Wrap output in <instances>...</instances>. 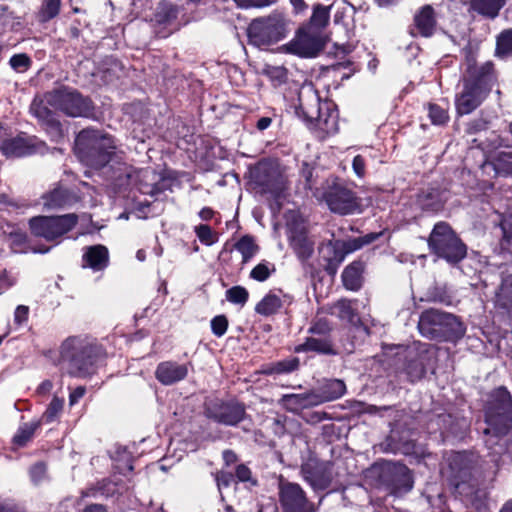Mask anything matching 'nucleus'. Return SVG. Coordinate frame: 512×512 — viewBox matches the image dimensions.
<instances>
[{
	"label": "nucleus",
	"instance_id": "nucleus-1",
	"mask_svg": "<svg viewBox=\"0 0 512 512\" xmlns=\"http://www.w3.org/2000/svg\"><path fill=\"white\" fill-rule=\"evenodd\" d=\"M464 66L463 87L455 100L456 110L460 115L469 114L479 107L491 91L495 80L491 62L479 66L474 55L469 54Z\"/></svg>",
	"mask_w": 512,
	"mask_h": 512
},
{
	"label": "nucleus",
	"instance_id": "nucleus-2",
	"mask_svg": "<svg viewBox=\"0 0 512 512\" xmlns=\"http://www.w3.org/2000/svg\"><path fill=\"white\" fill-rule=\"evenodd\" d=\"M113 139L99 130L84 129L75 139L74 152L78 159L93 169L105 167L114 157Z\"/></svg>",
	"mask_w": 512,
	"mask_h": 512
},
{
	"label": "nucleus",
	"instance_id": "nucleus-3",
	"mask_svg": "<svg viewBox=\"0 0 512 512\" xmlns=\"http://www.w3.org/2000/svg\"><path fill=\"white\" fill-rule=\"evenodd\" d=\"M103 348L88 337H71L66 340L68 371L77 376L94 373L105 359Z\"/></svg>",
	"mask_w": 512,
	"mask_h": 512
},
{
	"label": "nucleus",
	"instance_id": "nucleus-4",
	"mask_svg": "<svg viewBox=\"0 0 512 512\" xmlns=\"http://www.w3.org/2000/svg\"><path fill=\"white\" fill-rule=\"evenodd\" d=\"M30 112L45 128L52 141L59 142L61 140L60 118L64 112L63 91L55 90L43 96H36L30 105Z\"/></svg>",
	"mask_w": 512,
	"mask_h": 512
},
{
	"label": "nucleus",
	"instance_id": "nucleus-5",
	"mask_svg": "<svg viewBox=\"0 0 512 512\" xmlns=\"http://www.w3.org/2000/svg\"><path fill=\"white\" fill-rule=\"evenodd\" d=\"M288 33L289 20L280 11L252 20L247 29L249 42L260 48L281 41Z\"/></svg>",
	"mask_w": 512,
	"mask_h": 512
},
{
	"label": "nucleus",
	"instance_id": "nucleus-6",
	"mask_svg": "<svg viewBox=\"0 0 512 512\" xmlns=\"http://www.w3.org/2000/svg\"><path fill=\"white\" fill-rule=\"evenodd\" d=\"M486 435L499 437L505 435L512 427V397L504 387L495 389L486 408Z\"/></svg>",
	"mask_w": 512,
	"mask_h": 512
},
{
	"label": "nucleus",
	"instance_id": "nucleus-7",
	"mask_svg": "<svg viewBox=\"0 0 512 512\" xmlns=\"http://www.w3.org/2000/svg\"><path fill=\"white\" fill-rule=\"evenodd\" d=\"M313 104L306 105L300 97V105L296 113L303 117L311 128L318 130L323 135L334 134L338 131V112L331 102H320L317 95L313 94Z\"/></svg>",
	"mask_w": 512,
	"mask_h": 512
},
{
	"label": "nucleus",
	"instance_id": "nucleus-8",
	"mask_svg": "<svg viewBox=\"0 0 512 512\" xmlns=\"http://www.w3.org/2000/svg\"><path fill=\"white\" fill-rule=\"evenodd\" d=\"M420 333L427 338H446L463 333L458 319L449 313L430 309L423 312L418 322Z\"/></svg>",
	"mask_w": 512,
	"mask_h": 512
},
{
	"label": "nucleus",
	"instance_id": "nucleus-9",
	"mask_svg": "<svg viewBox=\"0 0 512 512\" xmlns=\"http://www.w3.org/2000/svg\"><path fill=\"white\" fill-rule=\"evenodd\" d=\"M429 247L439 257L452 263L459 262L466 255V246L450 226L443 222L434 226L429 237Z\"/></svg>",
	"mask_w": 512,
	"mask_h": 512
},
{
	"label": "nucleus",
	"instance_id": "nucleus-10",
	"mask_svg": "<svg viewBox=\"0 0 512 512\" xmlns=\"http://www.w3.org/2000/svg\"><path fill=\"white\" fill-rule=\"evenodd\" d=\"M326 37L313 27L298 30L294 38L284 45L286 52L304 58L315 57L325 46Z\"/></svg>",
	"mask_w": 512,
	"mask_h": 512
},
{
	"label": "nucleus",
	"instance_id": "nucleus-11",
	"mask_svg": "<svg viewBox=\"0 0 512 512\" xmlns=\"http://www.w3.org/2000/svg\"><path fill=\"white\" fill-rule=\"evenodd\" d=\"M322 199L332 212L341 215L353 214L359 210V203L354 193L338 182H332V184L327 182Z\"/></svg>",
	"mask_w": 512,
	"mask_h": 512
},
{
	"label": "nucleus",
	"instance_id": "nucleus-12",
	"mask_svg": "<svg viewBox=\"0 0 512 512\" xmlns=\"http://www.w3.org/2000/svg\"><path fill=\"white\" fill-rule=\"evenodd\" d=\"M253 181L262 194L278 198L285 189V179L275 164L259 163L253 173Z\"/></svg>",
	"mask_w": 512,
	"mask_h": 512
},
{
	"label": "nucleus",
	"instance_id": "nucleus-13",
	"mask_svg": "<svg viewBox=\"0 0 512 512\" xmlns=\"http://www.w3.org/2000/svg\"><path fill=\"white\" fill-rule=\"evenodd\" d=\"M279 499L284 512H314L316 509L296 483H280Z\"/></svg>",
	"mask_w": 512,
	"mask_h": 512
},
{
	"label": "nucleus",
	"instance_id": "nucleus-14",
	"mask_svg": "<svg viewBox=\"0 0 512 512\" xmlns=\"http://www.w3.org/2000/svg\"><path fill=\"white\" fill-rule=\"evenodd\" d=\"M43 146L35 137L21 133L15 137L5 138L0 144V151L7 158H19L32 155Z\"/></svg>",
	"mask_w": 512,
	"mask_h": 512
},
{
	"label": "nucleus",
	"instance_id": "nucleus-15",
	"mask_svg": "<svg viewBox=\"0 0 512 512\" xmlns=\"http://www.w3.org/2000/svg\"><path fill=\"white\" fill-rule=\"evenodd\" d=\"M448 461V468L443 469L442 473L449 478L451 484L461 494L464 490L465 482L471 476L468 456L465 453L457 452L452 454Z\"/></svg>",
	"mask_w": 512,
	"mask_h": 512
},
{
	"label": "nucleus",
	"instance_id": "nucleus-16",
	"mask_svg": "<svg viewBox=\"0 0 512 512\" xmlns=\"http://www.w3.org/2000/svg\"><path fill=\"white\" fill-rule=\"evenodd\" d=\"M30 229L35 236L52 241L64 233V220L61 216H37L29 221Z\"/></svg>",
	"mask_w": 512,
	"mask_h": 512
},
{
	"label": "nucleus",
	"instance_id": "nucleus-17",
	"mask_svg": "<svg viewBox=\"0 0 512 512\" xmlns=\"http://www.w3.org/2000/svg\"><path fill=\"white\" fill-rule=\"evenodd\" d=\"M288 233L290 246L297 257L302 261L310 258L314 252V241L307 235L305 228L300 224H288Z\"/></svg>",
	"mask_w": 512,
	"mask_h": 512
},
{
	"label": "nucleus",
	"instance_id": "nucleus-18",
	"mask_svg": "<svg viewBox=\"0 0 512 512\" xmlns=\"http://www.w3.org/2000/svg\"><path fill=\"white\" fill-rule=\"evenodd\" d=\"M302 473L315 490L326 489L332 480L331 466L328 463H308L302 467Z\"/></svg>",
	"mask_w": 512,
	"mask_h": 512
},
{
	"label": "nucleus",
	"instance_id": "nucleus-19",
	"mask_svg": "<svg viewBox=\"0 0 512 512\" xmlns=\"http://www.w3.org/2000/svg\"><path fill=\"white\" fill-rule=\"evenodd\" d=\"M188 366L173 361H165L158 364L155 377L163 385H172L186 378Z\"/></svg>",
	"mask_w": 512,
	"mask_h": 512
},
{
	"label": "nucleus",
	"instance_id": "nucleus-20",
	"mask_svg": "<svg viewBox=\"0 0 512 512\" xmlns=\"http://www.w3.org/2000/svg\"><path fill=\"white\" fill-rule=\"evenodd\" d=\"M245 414L244 407L238 403L221 404L218 409H208V416L225 425H236Z\"/></svg>",
	"mask_w": 512,
	"mask_h": 512
},
{
	"label": "nucleus",
	"instance_id": "nucleus-21",
	"mask_svg": "<svg viewBox=\"0 0 512 512\" xmlns=\"http://www.w3.org/2000/svg\"><path fill=\"white\" fill-rule=\"evenodd\" d=\"M380 234L370 233L363 237H358L349 240H336V244L330 246V249H336L337 255L336 258L338 261H344L345 257L361 249L364 245L373 242L376 238H378Z\"/></svg>",
	"mask_w": 512,
	"mask_h": 512
},
{
	"label": "nucleus",
	"instance_id": "nucleus-22",
	"mask_svg": "<svg viewBox=\"0 0 512 512\" xmlns=\"http://www.w3.org/2000/svg\"><path fill=\"white\" fill-rule=\"evenodd\" d=\"M83 263L85 267H89L93 271L105 269L109 263L108 249L103 245L87 247L83 254Z\"/></svg>",
	"mask_w": 512,
	"mask_h": 512
},
{
	"label": "nucleus",
	"instance_id": "nucleus-23",
	"mask_svg": "<svg viewBox=\"0 0 512 512\" xmlns=\"http://www.w3.org/2000/svg\"><path fill=\"white\" fill-rule=\"evenodd\" d=\"M281 403L286 409L292 412H298L309 406L318 405L320 401L318 400V395L305 393L284 395L281 399Z\"/></svg>",
	"mask_w": 512,
	"mask_h": 512
},
{
	"label": "nucleus",
	"instance_id": "nucleus-24",
	"mask_svg": "<svg viewBox=\"0 0 512 512\" xmlns=\"http://www.w3.org/2000/svg\"><path fill=\"white\" fill-rule=\"evenodd\" d=\"M415 27L419 34L429 37L435 30L436 20L434 10L430 5H426L420 9L414 18Z\"/></svg>",
	"mask_w": 512,
	"mask_h": 512
},
{
	"label": "nucleus",
	"instance_id": "nucleus-25",
	"mask_svg": "<svg viewBox=\"0 0 512 512\" xmlns=\"http://www.w3.org/2000/svg\"><path fill=\"white\" fill-rule=\"evenodd\" d=\"M90 110L89 102L76 92L66 90V116H85Z\"/></svg>",
	"mask_w": 512,
	"mask_h": 512
},
{
	"label": "nucleus",
	"instance_id": "nucleus-26",
	"mask_svg": "<svg viewBox=\"0 0 512 512\" xmlns=\"http://www.w3.org/2000/svg\"><path fill=\"white\" fill-rule=\"evenodd\" d=\"M363 269L364 265L360 261H355L344 269L342 280L347 289L356 291L361 287Z\"/></svg>",
	"mask_w": 512,
	"mask_h": 512
},
{
	"label": "nucleus",
	"instance_id": "nucleus-27",
	"mask_svg": "<svg viewBox=\"0 0 512 512\" xmlns=\"http://www.w3.org/2000/svg\"><path fill=\"white\" fill-rule=\"evenodd\" d=\"M496 305L512 313V274L502 279L501 285L496 293Z\"/></svg>",
	"mask_w": 512,
	"mask_h": 512
},
{
	"label": "nucleus",
	"instance_id": "nucleus-28",
	"mask_svg": "<svg viewBox=\"0 0 512 512\" xmlns=\"http://www.w3.org/2000/svg\"><path fill=\"white\" fill-rule=\"evenodd\" d=\"M296 351H315L322 354H335L332 344L327 337L307 338L304 344L296 348Z\"/></svg>",
	"mask_w": 512,
	"mask_h": 512
},
{
	"label": "nucleus",
	"instance_id": "nucleus-29",
	"mask_svg": "<svg viewBox=\"0 0 512 512\" xmlns=\"http://www.w3.org/2000/svg\"><path fill=\"white\" fill-rule=\"evenodd\" d=\"M345 392V383L339 379H332L323 385L321 395H318V400L320 403L324 401H332L342 397Z\"/></svg>",
	"mask_w": 512,
	"mask_h": 512
},
{
	"label": "nucleus",
	"instance_id": "nucleus-30",
	"mask_svg": "<svg viewBox=\"0 0 512 512\" xmlns=\"http://www.w3.org/2000/svg\"><path fill=\"white\" fill-rule=\"evenodd\" d=\"M283 303L284 301L279 295L268 293L257 303L255 311L260 315L269 316L275 314Z\"/></svg>",
	"mask_w": 512,
	"mask_h": 512
},
{
	"label": "nucleus",
	"instance_id": "nucleus-31",
	"mask_svg": "<svg viewBox=\"0 0 512 512\" xmlns=\"http://www.w3.org/2000/svg\"><path fill=\"white\" fill-rule=\"evenodd\" d=\"M505 3L506 0H471L475 11L490 18L496 17Z\"/></svg>",
	"mask_w": 512,
	"mask_h": 512
},
{
	"label": "nucleus",
	"instance_id": "nucleus-32",
	"mask_svg": "<svg viewBox=\"0 0 512 512\" xmlns=\"http://www.w3.org/2000/svg\"><path fill=\"white\" fill-rule=\"evenodd\" d=\"M234 248L241 254L242 263L250 261L258 252V245L253 237L249 235L242 236L234 245Z\"/></svg>",
	"mask_w": 512,
	"mask_h": 512
},
{
	"label": "nucleus",
	"instance_id": "nucleus-33",
	"mask_svg": "<svg viewBox=\"0 0 512 512\" xmlns=\"http://www.w3.org/2000/svg\"><path fill=\"white\" fill-rule=\"evenodd\" d=\"M40 427V422L33 420L31 422L23 423L18 428L13 437V444L17 446H25L34 436L36 430Z\"/></svg>",
	"mask_w": 512,
	"mask_h": 512
},
{
	"label": "nucleus",
	"instance_id": "nucleus-34",
	"mask_svg": "<svg viewBox=\"0 0 512 512\" xmlns=\"http://www.w3.org/2000/svg\"><path fill=\"white\" fill-rule=\"evenodd\" d=\"M332 314L350 323H354L357 318L352 302L344 299L337 301L333 305Z\"/></svg>",
	"mask_w": 512,
	"mask_h": 512
},
{
	"label": "nucleus",
	"instance_id": "nucleus-35",
	"mask_svg": "<svg viewBox=\"0 0 512 512\" xmlns=\"http://www.w3.org/2000/svg\"><path fill=\"white\" fill-rule=\"evenodd\" d=\"M330 9L331 6H315L310 19V25L308 27H313L314 29L322 31V29L329 23Z\"/></svg>",
	"mask_w": 512,
	"mask_h": 512
},
{
	"label": "nucleus",
	"instance_id": "nucleus-36",
	"mask_svg": "<svg viewBox=\"0 0 512 512\" xmlns=\"http://www.w3.org/2000/svg\"><path fill=\"white\" fill-rule=\"evenodd\" d=\"M490 165L497 175H512V153L500 152Z\"/></svg>",
	"mask_w": 512,
	"mask_h": 512
},
{
	"label": "nucleus",
	"instance_id": "nucleus-37",
	"mask_svg": "<svg viewBox=\"0 0 512 512\" xmlns=\"http://www.w3.org/2000/svg\"><path fill=\"white\" fill-rule=\"evenodd\" d=\"M60 8L61 0H43L37 17L41 22L49 21L59 13Z\"/></svg>",
	"mask_w": 512,
	"mask_h": 512
},
{
	"label": "nucleus",
	"instance_id": "nucleus-38",
	"mask_svg": "<svg viewBox=\"0 0 512 512\" xmlns=\"http://www.w3.org/2000/svg\"><path fill=\"white\" fill-rule=\"evenodd\" d=\"M44 205L48 209L61 208L64 204V189L61 184H58L51 192L45 197Z\"/></svg>",
	"mask_w": 512,
	"mask_h": 512
},
{
	"label": "nucleus",
	"instance_id": "nucleus-39",
	"mask_svg": "<svg viewBox=\"0 0 512 512\" xmlns=\"http://www.w3.org/2000/svg\"><path fill=\"white\" fill-rule=\"evenodd\" d=\"M298 365L299 360L297 358H291L271 365L269 368L265 369L264 372L266 374L289 373L297 369Z\"/></svg>",
	"mask_w": 512,
	"mask_h": 512
},
{
	"label": "nucleus",
	"instance_id": "nucleus-40",
	"mask_svg": "<svg viewBox=\"0 0 512 512\" xmlns=\"http://www.w3.org/2000/svg\"><path fill=\"white\" fill-rule=\"evenodd\" d=\"M225 296L230 303L244 306L249 298V293L242 286H234L226 291Z\"/></svg>",
	"mask_w": 512,
	"mask_h": 512
},
{
	"label": "nucleus",
	"instance_id": "nucleus-41",
	"mask_svg": "<svg viewBox=\"0 0 512 512\" xmlns=\"http://www.w3.org/2000/svg\"><path fill=\"white\" fill-rule=\"evenodd\" d=\"M194 231L199 241L206 246H211L218 240L217 233L208 225H198L194 228Z\"/></svg>",
	"mask_w": 512,
	"mask_h": 512
},
{
	"label": "nucleus",
	"instance_id": "nucleus-42",
	"mask_svg": "<svg viewBox=\"0 0 512 512\" xmlns=\"http://www.w3.org/2000/svg\"><path fill=\"white\" fill-rule=\"evenodd\" d=\"M9 65L14 71L24 73L30 69L32 60L25 53L14 54L9 60Z\"/></svg>",
	"mask_w": 512,
	"mask_h": 512
},
{
	"label": "nucleus",
	"instance_id": "nucleus-43",
	"mask_svg": "<svg viewBox=\"0 0 512 512\" xmlns=\"http://www.w3.org/2000/svg\"><path fill=\"white\" fill-rule=\"evenodd\" d=\"M275 270L274 265L269 262H261L257 264L250 272V277L253 280L263 282L267 280L271 273Z\"/></svg>",
	"mask_w": 512,
	"mask_h": 512
},
{
	"label": "nucleus",
	"instance_id": "nucleus-44",
	"mask_svg": "<svg viewBox=\"0 0 512 512\" xmlns=\"http://www.w3.org/2000/svg\"><path fill=\"white\" fill-rule=\"evenodd\" d=\"M388 469L395 475L401 477V481L406 490H410L412 488V478L410 470L405 465H402L400 463H390L388 465Z\"/></svg>",
	"mask_w": 512,
	"mask_h": 512
},
{
	"label": "nucleus",
	"instance_id": "nucleus-45",
	"mask_svg": "<svg viewBox=\"0 0 512 512\" xmlns=\"http://www.w3.org/2000/svg\"><path fill=\"white\" fill-rule=\"evenodd\" d=\"M178 12L179 10L177 7L167 2H163L158 8L157 20L163 23H170L177 18Z\"/></svg>",
	"mask_w": 512,
	"mask_h": 512
},
{
	"label": "nucleus",
	"instance_id": "nucleus-46",
	"mask_svg": "<svg viewBox=\"0 0 512 512\" xmlns=\"http://www.w3.org/2000/svg\"><path fill=\"white\" fill-rule=\"evenodd\" d=\"M63 409V402L59 397H54L47 410L42 416V420L50 423L56 420Z\"/></svg>",
	"mask_w": 512,
	"mask_h": 512
},
{
	"label": "nucleus",
	"instance_id": "nucleus-47",
	"mask_svg": "<svg viewBox=\"0 0 512 512\" xmlns=\"http://www.w3.org/2000/svg\"><path fill=\"white\" fill-rule=\"evenodd\" d=\"M497 52L499 54L512 53V29L503 31L497 37Z\"/></svg>",
	"mask_w": 512,
	"mask_h": 512
},
{
	"label": "nucleus",
	"instance_id": "nucleus-48",
	"mask_svg": "<svg viewBox=\"0 0 512 512\" xmlns=\"http://www.w3.org/2000/svg\"><path fill=\"white\" fill-rule=\"evenodd\" d=\"M428 115L435 125L444 124L448 120L447 111L436 104L428 106Z\"/></svg>",
	"mask_w": 512,
	"mask_h": 512
},
{
	"label": "nucleus",
	"instance_id": "nucleus-49",
	"mask_svg": "<svg viewBox=\"0 0 512 512\" xmlns=\"http://www.w3.org/2000/svg\"><path fill=\"white\" fill-rule=\"evenodd\" d=\"M334 244H336V240L335 241L331 240L320 248V253H321L322 257L328 262L329 265H339L340 263L343 262V261L337 260V258H336V256H338L337 250L330 249V246H333Z\"/></svg>",
	"mask_w": 512,
	"mask_h": 512
},
{
	"label": "nucleus",
	"instance_id": "nucleus-50",
	"mask_svg": "<svg viewBox=\"0 0 512 512\" xmlns=\"http://www.w3.org/2000/svg\"><path fill=\"white\" fill-rule=\"evenodd\" d=\"M228 328V320L224 315H218L211 320V329L215 336L222 337Z\"/></svg>",
	"mask_w": 512,
	"mask_h": 512
},
{
	"label": "nucleus",
	"instance_id": "nucleus-51",
	"mask_svg": "<svg viewBox=\"0 0 512 512\" xmlns=\"http://www.w3.org/2000/svg\"><path fill=\"white\" fill-rule=\"evenodd\" d=\"M240 8H264L276 2V0H233Z\"/></svg>",
	"mask_w": 512,
	"mask_h": 512
},
{
	"label": "nucleus",
	"instance_id": "nucleus-52",
	"mask_svg": "<svg viewBox=\"0 0 512 512\" xmlns=\"http://www.w3.org/2000/svg\"><path fill=\"white\" fill-rule=\"evenodd\" d=\"M46 470L44 463L38 462L34 464L29 471L32 482L36 485L41 483L46 478Z\"/></svg>",
	"mask_w": 512,
	"mask_h": 512
},
{
	"label": "nucleus",
	"instance_id": "nucleus-53",
	"mask_svg": "<svg viewBox=\"0 0 512 512\" xmlns=\"http://www.w3.org/2000/svg\"><path fill=\"white\" fill-rule=\"evenodd\" d=\"M424 374L425 368L423 364L418 361H413L407 367V375L412 382L421 379Z\"/></svg>",
	"mask_w": 512,
	"mask_h": 512
},
{
	"label": "nucleus",
	"instance_id": "nucleus-54",
	"mask_svg": "<svg viewBox=\"0 0 512 512\" xmlns=\"http://www.w3.org/2000/svg\"><path fill=\"white\" fill-rule=\"evenodd\" d=\"M136 178L139 179L144 186H150L156 180V175L152 169H141L137 172Z\"/></svg>",
	"mask_w": 512,
	"mask_h": 512
},
{
	"label": "nucleus",
	"instance_id": "nucleus-55",
	"mask_svg": "<svg viewBox=\"0 0 512 512\" xmlns=\"http://www.w3.org/2000/svg\"><path fill=\"white\" fill-rule=\"evenodd\" d=\"M236 477L241 482H251L253 485L256 484V481L252 479V473L250 469L244 464L237 466Z\"/></svg>",
	"mask_w": 512,
	"mask_h": 512
},
{
	"label": "nucleus",
	"instance_id": "nucleus-56",
	"mask_svg": "<svg viewBox=\"0 0 512 512\" xmlns=\"http://www.w3.org/2000/svg\"><path fill=\"white\" fill-rule=\"evenodd\" d=\"M16 279L12 277L6 270L0 272V294L12 287Z\"/></svg>",
	"mask_w": 512,
	"mask_h": 512
},
{
	"label": "nucleus",
	"instance_id": "nucleus-57",
	"mask_svg": "<svg viewBox=\"0 0 512 512\" xmlns=\"http://www.w3.org/2000/svg\"><path fill=\"white\" fill-rule=\"evenodd\" d=\"M233 481V475L229 472L221 471L216 474V482L221 489L222 487H228Z\"/></svg>",
	"mask_w": 512,
	"mask_h": 512
},
{
	"label": "nucleus",
	"instance_id": "nucleus-58",
	"mask_svg": "<svg viewBox=\"0 0 512 512\" xmlns=\"http://www.w3.org/2000/svg\"><path fill=\"white\" fill-rule=\"evenodd\" d=\"M352 167L358 177L362 178L365 175V161L362 156L357 155L354 157Z\"/></svg>",
	"mask_w": 512,
	"mask_h": 512
},
{
	"label": "nucleus",
	"instance_id": "nucleus-59",
	"mask_svg": "<svg viewBox=\"0 0 512 512\" xmlns=\"http://www.w3.org/2000/svg\"><path fill=\"white\" fill-rule=\"evenodd\" d=\"M267 74L280 83L284 82L286 79V70L283 67H268Z\"/></svg>",
	"mask_w": 512,
	"mask_h": 512
},
{
	"label": "nucleus",
	"instance_id": "nucleus-60",
	"mask_svg": "<svg viewBox=\"0 0 512 512\" xmlns=\"http://www.w3.org/2000/svg\"><path fill=\"white\" fill-rule=\"evenodd\" d=\"M29 314V308L24 305H19L14 312V320L18 324L24 323Z\"/></svg>",
	"mask_w": 512,
	"mask_h": 512
},
{
	"label": "nucleus",
	"instance_id": "nucleus-61",
	"mask_svg": "<svg viewBox=\"0 0 512 512\" xmlns=\"http://www.w3.org/2000/svg\"><path fill=\"white\" fill-rule=\"evenodd\" d=\"M85 394V388L82 386L77 387L74 389L69 396L70 405H74L78 402L79 399H81Z\"/></svg>",
	"mask_w": 512,
	"mask_h": 512
},
{
	"label": "nucleus",
	"instance_id": "nucleus-62",
	"mask_svg": "<svg viewBox=\"0 0 512 512\" xmlns=\"http://www.w3.org/2000/svg\"><path fill=\"white\" fill-rule=\"evenodd\" d=\"M329 326L325 321H319L315 323L311 328L310 332L312 333H318V334H325L329 331Z\"/></svg>",
	"mask_w": 512,
	"mask_h": 512
},
{
	"label": "nucleus",
	"instance_id": "nucleus-63",
	"mask_svg": "<svg viewBox=\"0 0 512 512\" xmlns=\"http://www.w3.org/2000/svg\"><path fill=\"white\" fill-rule=\"evenodd\" d=\"M214 215V211L209 207H204L199 212V217L202 220L208 221L210 220Z\"/></svg>",
	"mask_w": 512,
	"mask_h": 512
},
{
	"label": "nucleus",
	"instance_id": "nucleus-64",
	"mask_svg": "<svg viewBox=\"0 0 512 512\" xmlns=\"http://www.w3.org/2000/svg\"><path fill=\"white\" fill-rule=\"evenodd\" d=\"M271 118L269 117H262L260 118L258 121H257V128L260 130V131H263L265 129H267L270 125H271Z\"/></svg>",
	"mask_w": 512,
	"mask_h": 512
}]
</instances>
